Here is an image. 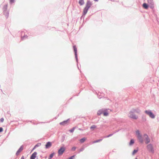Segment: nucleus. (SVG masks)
<instances>
[{
	"label": "nucleus",
	"mask_w": 159,
	"mask_h": 159,
	"mask_svg": "<svg viewBox=\"0 0 159 159\" xmlns=\"http://www.w3.org/2000/svg\"><path fill=\"white\" fill-rule=\"evenodd\" d=\"M55 154V153L54 152H53L49 155L48 159H52Z\"/></svg>",
	"instance_id": "aec40b11"
},
{
	"label": "nucleus",
	"mask_w": 159,
	"mask_h": 159,
	"mask_svg": "<svg viewBox=\"0 0 159 159\" xmlns=\"http://www.w3.org/2000/svg\"><path fill=\"white\" fill-rule=\"evenodd\" d=\"M4 119L3 118H2L0 119V121L2 123L3 122Z\"/></svg>",
	"instance_id": "4c0bfd02"
},
{
	"label": "nucleus",
	"mask_w": 159,
	"mask_h": 159,
	"mask_svg": "<svg viewBox=\"0 0 159 159\" xmlns=\"http://www.w3.org/2000/svg\"><path fill=\"white\" fill-rule=\"evenodd\" d=\"M70 121V119H68L66 120H64L62 122H61L59 123V124L60 125H62L63 126H65L67 125L69 123Z\"/></svg>",
	"instance_id": "0eeeda50"
},
{
	"label": "nucleus",
	"mask_w": 159,
	"mask_h": 159,
	"mask_svg": "<svg viewBox=\"0 0 159 159\" xmlns=\"http://www.w3.org/2000/svg\"><path fill=\"white\" fill-rule=\"evenodd\" d=\"M131 111V113H134V112H136L138 113H140L141 111L140 110V109L138 108H137L136 109H133L132 110L130 111Z\"/></svg>",
	"instance_id": "4468645a"
},
{
	"label": "nucleus",
	"mask_w": 159,
	"mask_h": 159,
	"mask_svg": "<svg viewBox=\"0 0 159 159\" xmlns=\"http://www.w3.org/2000/svg\"><path fill=\"white\" fill-rule=\"evenodd\" d=\"M79 4L81 6L83 5L84 4V0H80L79 2Z\"/></svg>",
	"instance_id": "5701e85b"
},
{
	"label": "nucleus",
	"mask_w": 159,
	"mask_h": 159,
	"mask_svg": "<svg viewBox=\"0 0 159 159\" xmlns=\"http://www.w3.org/2000/svg\"><path fill=\"white\" fill-rule=\"evenodd\" d=\"M37 153L36 152H34L30 156V159H35L37 157Z\"/></svg>",
	"instance_id": "ddd939ff"
},
{
	"label": "nucleus",
	"mask_w": 159,
	"mask_h": 159,
	"mask_svg": "<svg viewBox=\"0 0 159 159\" xmlns=\"http://www.w3.org/2000/svg\"><path fill=\"white\" fill-rule=\"evenodd\" d=\"M120 130V129H118V130H116V131H115V132H114V133H115V134L116 133V132H119V130Z\"/></svg>",
	"instance_id": "37998d69"
},
{
	"label": "nucleus",
	"mask_w": 159,
	"mask_h": 159,
	"mask_svg": "<svg viewBox=\"0 0 159 159\" xmlns=\"http://www.w3.org/2000/svg\"><path fill=\"white\" fill-rule=\"evenodd\" d=\"M101 95H99V94H98V96L99 98L100 99L104 97V94L103 93H100Z\"/></svg>",
	"instance_id": "a878e982"
},
{
	"label": "nucleus",
	"mask_w": 159,
	"mask_h": 159,
	"mask_svg": "<svg viewBox=\"0 0 159 159\" xmlns=\"http://www.w3.org/2000/svg\"><path fill=\"white\" fill-rule=\"evenodd\" d=\"M97 126L95 125H92L90 127V129L91 130H94L95 128H97Z\"/></svg>",
	"instance_id": "393cba45"
},
{
	"label": "nucleus",
	"mask_w": 159,
	"mask_h": 159,
	"mask_svg": "<svg viewBox=\"0 0 159 159\" xmlns=\"http://www.w3.org/2000/svg\"><path fill=\"white\" fill-rule=\"evenodd\" d=\"M91 15L89 16H88V18H89L91 16Z\"/></svg>",
	"instance_id": "3c124183"
},
{
	"label": "nucleus",
	"mask_w": 159,
	"mask_h": 159,
	"mask_svg": "<svg viewBox=\"0 0 159 159\" xmlns=\"http://www.w3.org/2000/svg\"><path fill=\"white\" fill-rule=\"evenodd\" d=\"M41 145V143H38L36 144L33 148L31 151H33L36 148L40 146Z\"/></svg>",
	"instance_id": "f3484780"
},
{
	"label": "nucleus",
	"mask_w": 159,
	"mask_h": 159,
	"mask_svg": "<svg viewBox=\"0 0 159 159\" xmlns=\"http://www.w3.org/2000/svg\"><path fill=\"white\" fill-rule=\"evenodd\" d=\"M3 14L6 16V18H7L9 14V11H6L3 12Z\"/></svg>",
	"instance_id": "a211bd4d"
},
{
	"label": "nucleus",
	"mask_w": 159,
	"mask_h": 159,
	"mask_svg": "<svg viewBox=\"0 0 159 159\" xmlns=\"http://www.w3.org/2000/svg\"><path fill=\"white\" fill-rule=\"evenodd\" d=\"M148 4L150 5V7L152 9L154 8V3L153 0H147Z\"/></svg>",
	"instance_id": "1a4fd4ad"
},
{
	"label": "nucleus",
	"mask_w": 159,
	"mask_h": 159,
	"mask_svg": "<svg viewBox=\"0 0 159 159\" xmlns=\"http://www.w3.org/2000/svg\"><path fill=\"white\" fill-rule=\"evenodd\" d=\"M93 3L92 2H91L90 0H87L85 6L83 9L84 14H87L89 10L92 5Z\"/></svg>",
	"instance_id": "f03ea898"
},
{
	"label": "nucleus",
	"mask_w": 159,
	"mask_h": 159,
	"mask_svg": "<svg viewBox=\"0 0 159 159\" xmlns=\"http://www.w3.org/2000/svg\"><path fill=\"white\" fill-rule=\"evenodd\" d=\"M43 158H44L45 159H46L47 158V156H45Z\"/></svg>",
	"instance_id": "09e8293b"
},
{
	"label": "nucleus",
	"mask_w": 159,
	"mask_h": 159,
	"mask_svg": "<svg viewBox=\"0 0 159 159\" xmlns=\"http://www.w3.org/2000/svg\"><path fill=\"white\" fill-rule=\"evenodd\" d=\"M48 28L49 30H53L52 29H55V27H48Z\"/></svg>",
	"instance_id": "f704fd0d"
},
{
	"label": "nucleus",
	"mask_w": 159,
	"mask_h": 159,
	"mask_svg": "<svg viewBox=\"0 0 159 159\" xmlns=\"http://www.w3.org/2000/svg\"><path fill=\"white\" fill-rule=\"evenodd\" d=\"M134 143V140L133 139H131L129 143V146H131Z\"/></svg>",
	"instance_id": "6ab92c4d"
},
{
	"label": "nucleus",
	"mask_w": 159,
	"mask_h": 159,
	"mask_svg": "<svg viewBox=\"0 0 159 159\" xmlns=\"http://www.w3.org/2000/svg\"><path fill=\"white\" fill-rule=\"evenodd\" d=\"M115 134V133H113L112 134H110L109 135L106 136L105 137H104V138H109L112 135H113L114 134Z\"/></svg>",
	"instance_id": "c85d7f7f"
},
{
	"label": "nucleus",
	"mask_w": 159,
	"mask_h": 159,
	"mask_svg": "<svg viewBox=\"0 0 159 159\" xmlns=\"http://www.w3.org/2000/svg\"><path fill=\"white\" fill-rule=\"evenodd\" d=\"M78 129L79 130H80L82 131H83V130H84V129H81V128H78Z\"/></svg>",
	"instance_id": "79ce46f5"
},
{
	"label": "nucleus",
	"mask_w": 159,
	"mask_h": 159,
	"mask_svg": "<svg viewBox=\"0 0 159 159\" xmlns=\"http://www.w3.org/2000/svg\"><path fill=\"white\" fill-rule=\"evenodd\" d=\"M142 7L143 8L148 9L150 7V5L145 2L142 5Z\"/></svg>",
	"instance_id": "2eb2a0df"
},
{
	"label": "nucleus",
	"mask_w": 159,
	"mask_h": 159,
	"mask_svg": "<svg viewBox=\"0 0 159 159\" xmlns=\"http://www.w3.org/2000/svg\"><path fill=\"white\" fill-rule=\"evenodd\" d=\"M55 29H52V30H52V31H53V30H55Z\"/></svg>",
	"instance_id": "864d4df0"
},
{
	"label": "nucleus",
	"mask_w": 159,
	"mask_h": 159,
	"mask_svg": "<svg viewBox=\"0 0 159 159\" xmlns=\"http://www.w3.org/2000/svg\"><path fill=\"white\" fill-rule=\"evenodd\" d=\"M80 93V92L79 93V94Z\"/></svg>",
	"instance_id": "4d7b16f0"
},
{
	"label": "nucleus",
	"mask_w": 159,
	"mask_h": 159,
	"mask_svg": "<svg viewBox=\"0 0 159 159\" xmlns=\"http://www.w3.org/2000/svg\"><path fill=\"white\" fill-rule=\"evenodd\" d=\"M138 138L139 140V142L141 143H143V138L142 137L141 135H138Z\"/></svg>",
	"instance_id": "dca6fc26"
},
{
	"label": "nucleus",
	"mask_w": 159,
	"mask_h": 159,
	"mask_svg": "<svg viewBox=\"0 0 159 159\" xmlns=\"http://www.w3.org/2000/svg\"><path fill=\"white\" fill-rule=\"evenodd\" d=\"M144 113L148 116L150 118L152 119H154L155 118V115L151 110H146L144 111Z\"/></svg>",
	"instance_id": "7ed1b4c3"
},
{
	"label": "nucleus",
	"mask_w": 159,
	"mask_h": 159,
	"mask_svg": "<svg viewBox=\"0 0 159 159\" xmlns=\"http://www.w3.org/2000/svg\"><path fill=\"white\" fill-rule=\"evenodd\" d=\"M52 146V143L51 142L48 141L46 143L45 145V148L46 149H48Z\"/></svg>",
	"instance_id": "f8f14e48"
},
{
	"label": "nucleus",
	"mask_w": 159,
	"mask_h": 159,
	"mask_svg": "<svg viewBox=\"0 0 159 159\" xmlns=\"http://www.w3.org/2000/svg\"><path fill=\"white\" fill-rule=\"evenodd\" d=\"M20 159H24V156H22L21 157Z\"/></svg>",
	"instance_id": "a18cd8bd"
},
{
	"label": "nucleus",
	"mask_w": 159,
	"mask_h": 159,
	"mask_svg": "<svg viewBox=\"0 0 159 159\" xmlns=\"http://www.w3.org/2000/svg\"><path fill=\"white\" fill-rule=\"evenodd\" d=\"M76 128H77V127H76V126L75 127H73L72 128H71V129H70L69 131L70 132V133H73L74 132L75 129Z\"/></svg>",
	"instance_id": "cd10ccee"
},
{
	"label": "nucleus",
	"mask_w": 159,
	"mask_h": 159,
	"mask_svg": "<svg viewBox=\"0 0 159 159\" xmlns=\"http://www.w3.org/2000/svg\"><path fill=\"white\" fill-rule=\"evenodd\" d=\"M28 36L27 35H24L23 37L21 38V40H24L26 38H27Z\"/></svg>",
	"instance_id": "c756f323"
},
{
	"label": "nucleus",
	"mask_w": 159,
	"mask_h": 159,
	"mask_svg": "<svg viewBox=\"0 0 159 159\" xmlns=\"http://www.w3.org/2000/svg\"><path fill=\"white\" fill-rule=\"evenodd\" d=\"M76 148V147H73L71 149V150L72 151H75Z\"/></svg>",
	"instance_id": "c9c22d12"
},
{
	"label": "nucleus",
	"mask_w": 159,
	"mask_h": 159,
	"mask_svg": "<svg viewBox=\"0 0 159 159\" xmlns=\"http://www.w3.org/2000/svg\"><path fill=\"white\" fill-rule=\"evenodd\" d=\"M143 117H144V116H142L143 120V121H146V119L145 118H143Z\"/></svg>",
	"instance_id": "a19ab883"
},
{
	"label": "nucleus",
	"mask_w": 159,
	"mask_h": 159,
	"mask_svg": "<svg viewBox=\"0 0 159 159\" xmlns=\"http://www.w3.org/2000/svg\"><path fill=\"white\" fill-rule=\"evenodd\" d=\"M3 131V128L2 127H0V133Z\"/></svg>",
	"instance_id": "ea45409f"
},
{
	"label": "nucleus",
	"mask_w": 159,
	"mask_h": 159,
	"mask_svg": "<svg viewBox=\"0 0 159 159\" xmlns=\"http://www.w3.org/2000/svg\"><path fill=\"white\" fill-rule=\"evenodd\" d=\"M109 109L102 108L98 110L97 112V115L98 116H100L103 114L104 116H107L109 115V113L108 110Z\"/></svg>",
	"instance_id": "f257e3e1"
},
{
	"label": "nucleus",
	"mask_w": 159,
	"mask_h": 159,
	"mask_svg": "<svg viewBox=\"0 0 159 159\" xmlns=\"http://www.w3.org/2000/svg\"><path fill=\"white\" fill-rule=\"evenodd\" d=\"M76 155H73L70 157H69L67 159H74L75 157V156Z\"/></svg>",
	"instance_id": "72a5a7b5"
},
{
	"label": "nucleus",
	"mask_w": 159,
	"mask_h": 159,
	"mask_svg": "<svg viewBox=\"0 0 159 159\" xmlns=\"http://www.w3.org/2000/svg\"><path fill=\"white\" fill-rule=\"evenodd\" d=\"M129 117L134 120H136L138 118V116H136L134 113H131V111L129 112Z\"/></svg>",
	"instance_id": "6e6552de"
},
{
	"label": "nucleus",
	"mask_w": 159,
	"mask_h": 159,
	"mask_svg": "<svg viewBox=\"0 0 159 159\" xmlns=\"http://www.w3.org/2000/svg\"><path fill=\"white\" fill-rule=\"evenodd\" d=\"M15 0H10V2L11 4H12L14 2Z\"/></svg>",
	"instance_id": "58836bf2"
},
{
	"label": "nucleus",
	"mask_w": 159,
	"mask_h": 159,
	"mask_svg": "<svg viewBox=\"0 0 159 159\" xmlns=\"http://www.w3.org/2000/svg\"><path fill=\"white\" fill-rule=\"evenodd\" d=\"M7 4L5 5L2 8V10L3 11H7Z\"/></svg>",
	"instance_id": "412c9836"
},
{
	"label": "nucleus",
	"mask_w": 159,
	"mask_h": 159,
	"mask_svg": "<svg viewBox=\"0 0 159 159\" xmlns=\"http://www.w3.org/2000/svg\"><path fill=\"white\" fill-rule=\"evenodd\" d=\"M23 146L22 145L20 147V148L16 152V155L17 156H18L19 154L23 150Z\"/></svg>",
	"instance_id": "9b49d317"
},
{
	"label": "nucleus",
	"mask_w": 159,
	"mask_h": 159,
	"mask_svg": "<svg viewBox=\"0 0 159 159\" xmlns=\"http://www.w3.org/2000/svg\"><path fill=\"white\" fill-rule=\"evenodd\" d=\"M66 148L64 147H61L58 150V156H60L62 155L63 153L65 152Z\"/></svg>",
	"instance_id": "20e7f679"
},
{
	"label": "nucleus",
	"mask_w": 159,
	"mask_h": 159,
	"mask_svg": "<svg viewBox=\"0 0 159 159\" xmlns=\"http://www.w3.org/2000/svg\"><path fill=\"white\" fill-rule=\"evenodd\" d=\"M136 134L138 135V136L141 135L139 130H137L136 131Z\"/></svg>",
	"instance_id": "e433bc0d"
},
{
	"label": "nucleus",
	"mask_w": 159,
	"mask_h": 159,
	"mask_svg": "<svg viewBox=\"0 0 159 159\" xmlns=\"http://www.w3.org/2000/svg\"><path fill=\"white\" fill-rule=\"evenodd\" d=\"M72 97H71L70 98L69 100H71V99H72Z\"/></svg>",
	"instance_id": "603ef678"
},
{
	"label": "nucleus",
	"mask_w": 159,
	"mask_h": 159,
	"mask_svg": "<svg viewBox=\"0 0 159 159\" xmlns=\"http://www.w3.org/2000/svg\"><path fill=\"white\" fill-rule=\"evenodd\" d=\"M86 138L85 137H83L80 140V141L81 143H84L85 141L86 140Z\"/></svg>",
	"instance_id": "4be33fe9"
},
{
	"label": "nucleus",
	"mask_w": 159,
	"mask_h": 159,
	"mask_svg": "<svg viewBox=\"0 0 159 159\" xmlns=\"http://www.w3.org/2000/svg\"><path fill=\"white\" fill-rule=\"evenodd\" d=\"M45 122H40L39 123H45Z\"/></svg>",
	"instance_id": "de8ad7c7"
},
{
	"label": "nucleus",
	"mask_w": 159,
	"mask_h": 159,
	"mask_svg": "<svg viewBox=\"0 0 159 159\" xmlns=\"http://www.w3.org/2000/svg\"><path fill=\"white\" fill-rule=\"evenodd\" d=\"M147 150L149 152H150L152 153H154V150L152 145V144L150 143L147 146Z\"/></svg>",
	"instance_id": "423d86ee"
},
{
	"label": "nucleus",
	"mask_w": 159,
	"mask_h": 159,
	"mask_svg": "<svg viewBox=\"0 0 159 159\" xmlns=\"http://www.w3.org/2000/svg\"><path fill=\"white\" fill-rule=\"evenodd\" d=\"M36 159H38V158H36Z\"/></svg>",
	"instance_id": "13d9d810"
},
{
	"label": "nucleus",
	"mask_w": 159,
	"mask_h": 159,
	"mask_svg": "<svg viewBox=\"0 0 159 159\" xmlns=\"http://www.w3.org/2000/svg\"><path fill=\"white\" fill-rule=\"evenodd\" d=\"M40 157H41V158H42V155H41V156H40Z\"/></svg>",
	"instance_id": "5fc2aeb1"
},
{
	"label": "nucleus",
	"mask_w": 159,
	"mask_h": 159,
	"mask_svg": "<svg viewBox=\"0 0 159 159\" xmlns=\"http://www.w3.org/2000/svg\"><path fill=\"white\" fill-rule=\"evenodd\" d=\"M84 149V147H82L79 150L78 152V153H80V152L83 151Z\"/></svg>",
	"instance_id": "473e14b6"
},
{
	"label": "nucleus",
	"mask_w": 159,
	"mask_h": 159,
	"mask_svg": "<svg viewBox=\"0 0 159 159\" xmlns=\"http://www.w3.org/2000/svg\"><path fill=\"white\" fill-rule=\"evenodd\" d=\"M94 1L95 2H98V0H94Z\"/></svg>",
	"instance_id": "49530a36"
},
{
	"label": "nucleus",
	"mask_w": 159,
	"mask_h": 159,
	"mask_svg": "<svg viewBox=\"0 0 159 159\" xmlns=\"http://www.w3.org/2000/svg\"><path fill=\"white\" fill-rule=\"evenodd\" d=\"M77 68H78V69L79 70H80V68H79V67L78 66V62H77Z\"/></svg>",
	"instance_id": "c03bdc74"
},
{
	"label": "nucleus",
	"mask_w": 159,
	"mask_h": 159,
	"mask_svg": "<svg viewBox=\"0 0 159 159\" xmlns=\"http://www.w3.org/2000/svg\"><path fill=\"white\" fill-rule=\"evenodd\" d=\"M102 139H99L95 140L93 142V143H95L99 142H101V141H102Z\"/></svg>",
	"instance_id": "bb28decb"
},
{
	"label": "nucleus",
	"mask_w": 159,
	"mask_h": 159,
	"mask_svg": "<svg viewBox=\"0 0 159 159\" xmlns=\"http://www.w3.org/2000/svg\"><path fill=\"white\" fill-rule=\"evenodd\" d=\"M86 14H84V11H83V13H82V16H81V17H80V19L81 20H82V19H83V20H84V17H85V15Z\"/></svg>",
	"instance_id": "7c9ffc66"
},
{
	"label": "nucleus",
	"mask_w": 159,
	"mask_h": 159,
	"mask_svg": "<svg viewBox=\"0 0 159 159\" xmlns=\"http://www.w3.org/2000/svg\"><path fill=\"white\" fill-rule=\"evenodd\" d=\"M144 137H145V143L146 144H148L150 142V139L148 136V135L147 134H144L143 135Z\"/></svg>",
	"instance_id": "9d476101"
},
{
	"label": "nucleus",
	"mask_w": 159,
	"mask_h": 159,
	"mask_svg": "<svg viewBox=\"0 0 159 159\" xmlns=\"http://www.w3.org/2000/svg\"><path fill=\"white\" fill-rule=\"evenodd\" d=\"M135 159H138L137 158H136Z\"/></svg>",
	"instance_id": "6e6d98bb"
},
{
	"label": "nucleus",
	"mask_w": 159,
	"mask_h": 159,
	"mask_svg": "<svg viewBox=\"0 0 159 159\" xmlns=\"http://www.w3.org/2000/svg\"><path fill=\"white\" fill-rule=\"evenodd\" d=\"M79 94H77V95H75L76 96H78L79 95ZM75 96V95H74V96Z\"/></svg>",
	"instance_id": "8fccbe9b"
},
{
	"label": "nucleus",
	"mask_w": 159,
	"mask_h": 159,
	"mask_svg": "<svg viewBox=\"0 0 159 159\" xmlns=\"http://www.w3.org/2000/svg\"><path fill=\"white\" fill-rule=\"evenodd\" d=\"M65 136L66 135L65 134H63L62 135L61 139V142H63L64 141L65 138Z\"/></svg>",
	"instance_id": "2f4dec72"
},
{
	"label": "nucleus",
	"mask_w": 159,
	"mask_h": 159,
	"mask_svg": "<svg viewBox=\"0 0 159 159\" xmlns=\"http://www.w3.org/2000/svg\"><path fill=\"white\" fill-rule=\"evenodd\" d=\"M73 49L74 52L76 62H78V57L77 49L75 45H74L73 46Z\"/></svg>",
	"instance_id": "39448f33"
},
{
	"label": "nucleus",
	"mask_w": 159,
	"mask_h": 159,
	"mask_svg": "<svg viewBox=\"0 0 159 159\" xmlns=\"http://www.w3.org/2000/svg\"><path fill=\"white\" fill-rule=\"evenodd\" d=\"M138 148H137V149H134L133 150L132 152V154L133 155H134L138 151Z\"/></svg>",
	"instance_id": "b1692460"
}]
</instances>
